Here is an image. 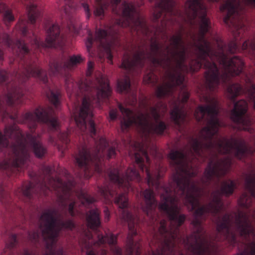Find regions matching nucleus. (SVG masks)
<instances>
[{
    "label": "nucleus",
    "mask_w": 255,
    "mask_h": 255,
    "mask_svg": "<svg viewBox=\"0 0 255 255\" xmlns=\"http://www.w3.org/2000/svg\"><path fill=\"white\" fill-rule=\"evenodd\" d=\"M96 5L94 14L95 16L102 17L104 14V10L111 3L117 4L119 3L121 0H95Z\"/></svg>",
    "instance_id": "obj_20"
},
{
    "label": "nucleus",
    "mask_w": 255,
    "mask_h": 255,
    "mask_svg": "<svg viewBox=\"0 0 255 255\" xmlns=\"http://www.w3.org/2000/svg\"><path fill=\"white\" fill-rule=\"evenodd\" d=\"M110 117L111 120H114L117 117V112L114 110H112L110 112Z\"/></svg>",
    "instance_id": "obj_55"
},
{
    "label": "nucleus",
    "mask_w": 255,
    "mask_h": 255,
    "mask_svg": "<svg viewBox=\"0 0 255 255\" xmlns=\"http://www.w3.org/2000/svg\"><path fill=\"white\" fill-rule=\"evenodd\" d=\"M56 212L51 209L44 210L39 220V228L45 245L43 255H64L63 249H56L55 244L60 231L72 229L74 224L71 220L65 222L57 220Z\"/></svg>",
    "instance_id": "obj_4"
},
{
    "label": "nucleus",
    "mask_w": 255,
    "mask_h": 255,
    "mask_svg": "<svg viewBox=\"0 0 255 255\" xmlns=\"http://www.w3.org/2000/svg\"><path fill=\"white\" fill-rule=\"evenodd\" d=\"M117 242V236L113 235H106L103 237L102 235H98V241L94 243V246H99L107 243L110 246H114Z\"/></svg>",
    "instance_id": "obj_26"
},
{
    "label": "nucleus",
    "mask_w": 255,
    "mask_h": 255,
    "mask_svg": "<svg viewBox=\"0 0 255 255\" xmlns=\"http://www.w3.org/2000/svg\"><path fill=\"white\" fill-rule=\"evenodd\" d=\"M0 115H1L3 117L6 116V112L4 111L1 106V104L0 103Z\"/></svg>",
    "instance_id": "obj_58"
},
{
    "label": "nucleus",
    "mask_w": 255,
    "mask_h": 255,
    "mask_svg": "<svg viewBox=\"0 0 255 255\" xmlns=\"http://www.w3.org/2000/svg\"><path fill=\"white\" fill-rule=\"evenodd\" d=\"M106 254V251L105 250H103L101 251V253L100 255H104ZM86 255H100L94 249H92L90 251H88L86 252Z\"/></svg>",
    "instance_id": "obj_45"
},
{
    "label": "nucleus",
    "mask_w": 255,
    "mask_h": 255,
    "mask_svg": "<svg viewBox=\"0 0 255 255\" xmlns=\"http://www.w3.org/2000/svg\"><path fill=\"white\" fill-rule=\"evenodd\" d=\"M4 44L8 46H10V40L8 36L6 34H2L0 35V59H3V48L2 45ZM5 72L0 71V83L3 82L5 79Z\"/></svg>",
    "instance_id": "obj_22"
},
{
    "label": "nucleus",
    "mask_w": 255,
    "mask_h": 255,
    "mask_svg": "<svg viewBox=\"0 0 255 255\" xmlns=\"http://www.w3.org/2000/svg\"><path fill=\"white\" fill-rule=\"evenodd\" d=\"M115 203L120 208L123 209L127 207L128 205V198L125 193H122L115 199Z\"/></svg>",
    "instance_id": "obj_31"
},
{
    "label": "nucleus",
    "mask_w": 255,
    "mask_h": 255,
    "mask_svg": "<svg viewBox=\"0 0 255 255\" xmlns=\"http://www.w3.org/2000/svg\"><path fill=\"white\" fill-rule=\"evenodd\" d=\"M122 218L128 223L129 230V233L128 235L127 241L128 252L127 255H133L135 251L136 252L135 255H139V254L137 252L139 245L136 243H134L132 239V236L135 235L136 234V231L134 230V226L137 223L138 220L137 218L124 210H123L122 212Z\"/></svg>",
    "instance_id": "obj_11"
},
{
    "label": "nucleus",
    "mask_w": 255,
    "mask_h": 255,
    "mask_svg": "<svg viewBox=\"0 0 255 255\" xmlns=\"http://www.w3.org/2000/svg\"><path fill=\"white\" fill-rule=\"evenodd\" d=\"M23 94L20 88H14L7 95V102L8 104H18L20 103L18 100L22 97Z\"/></svg>",
    "instance_id": "obj_23"
},
{
    "label": "nucleus",
    "mask_w": 255,
    "mask_h": 255,
    "mask_svg": "<svg viewBox=\"0 0 255 255\" xmlns=\"http://www.w3.org/2000/svg\"><path fill=\"white\" fill-rule=\"evenodd\" d=\"M99 192L102 196L107 200L113 197L116 194L115 192L110 189L109 187H102L99 188Z\"/></svg>",
    "instance_id": "obj_32"
},
{
    "label": "nucleus",
    "mask_w": 255,
    "mask_h": 255,
    "mask_svg": "<svg viewBox=\"0 0 255 255\" xmlns=\"http://www.w3.org/2000/svg\"><path fill=\"white\" fill-rule=\"evenodd\" d=\"M38 238L39 234L37 232L33 231L29 232L28 234V240L32 242H36Z\"/></svg>",
    "instance_id": "obj_43"
},
{
    "label": "nucleus",
    "mask_w": 255,
    "mask_h": 255,
    "mask_svg": "<svg viewBox=\"0 0 255 255\" xmlns=\"http://www.w3.org/2000/svg\"><path fill=\"white\" fill-rule=\"evenodd\" d=\"M245 190L249 193L244 192L238 200L240 206L249 208L252 203V198H255V173L252 172L247 175L245 179Z\"/></svg>",
    "instance_id": "obj_13"
},
{
    "label": "nucleus",
    "mask_w": 255,
    "mask_h": 255,
    "mask_svg": "<svg viewBox=\"0 0 255 255\" xmlns=\"http://www.w3.org/2000/svg\"><path fill=\"white\" fill-rule=\"evenodd\" d=\"M143 196L145 205L142 207V211L147 214V216L151 218L157 206V202L154 198L153 192L149 189H146L144 191Z\"/></svg>",
    "instance_id": "obj_17"
},
{
    "label": "nucleus",
    "mask_w": 255,
    "mask_h": 255,
    "mask_svg": "<svg viewBox=\"0 0 255 255\" xmlns=\"http://www.w3.org/2000/svg\"><path fill=\"white\" fill-rule=\"evenodd\" d=\"M25 22L24 20L19 21L18 23L16 25L17 28L21 31L22 34L23 35H25L27 32V29L24 26Z\"/></svg>",
    "instance_id": "obj_42"
},
{
    "label": "nucleus",
    "mask_w": 255,
    "mask_h": 255,
    "mask_svg": "<svg viewBox=\"0 0 255 255\" xmlns=\"http://www.w3.org/2000/svg\"><path fill=\"white\" fill-rule=\"evenodd\" d=\"M8 137L14 142L10 146L13 155L0 161V169L24 167L29 158L30 145L36 157H41L46 153V148L35 136L27 134L24 138L19 128L15 125L6 127L3 134L0 131V152L7 147Z\"/></svg>",
    "instance_id": "obj_1"
},
{
    "label": "nucleus",
    "mask_w": 255,
    "mask_h": 255,
    "mask_svg": "<svg viewBox=\"0 0 255 255\" xmlns=\"http://www.w3.org/2000/svg\"><path fill=\"white\" fill-rule=\"evenodd\" d=\"M247 110V102L245 100L239 101L234 104V108L231 111V119L238 125V129L250 131L251 129V120L245 115Z\"/></svg>",
    "instance_id": "obj_10"
},
{
    "label": "nucleus",
    "mask_w": 255,
    "mask_h": 255,
    "mask_svg": "<svg viewBox=\"0 0 255 255\" xmlns=\"http://www.w3.org/2000/svg\"><path fill=\"white\" fill-rule=\"evenodd\" d=\"M69 29L70 31H73L75 33H78L80 30V27H77L75 24L71 23L69 25Z\"/></svg>",
    "instance_id": "obj_49"
},
{
    "label": "nucleus",
    "mask_w": 255,
    "mask_h": 255,
    "mask_svg": "<svg viewBox=\"0 0 255 255\" xmlns=\"http://www.w3.org/2000/svg\"><path fill=\"white\" fill-rule=\"evenodd\" d=\"M130 87L129 78L126 76L123 79L119 80L117 83V91L122 92L127 91Z\"/></svg>",
    "instance_id": "obj_29"
},
{
    "label": "nucleus",
    "mask_w": 255,
    "mask_h": 255,
    "mask_svg": "<svg viewBox=\"0 0 255 255\" xmlns=\"http://www.w3.org/2000/svg\"><path fill=\"white\" fill-rule=\"evenodd\" d=\"M109 177L113 182L117 183L119 186L126 187L128 189L130 186L129 180L136 179L139 181L141 180L138 173L134 168L127 169L125 175L122 177H121V173L118 169H114L110 172Z\"/></svg>",
    "instance_id": "obj_14"
},
{
    "label": "nucleus",
    "mask_w": 255,
    "mask_h": 255,
    "mask_svg": "<svg viewBox=\"0 0 255 255\" xmlns=\"http://www.w3.org/2000/svg\"><path fill=\"white\" fill-rule=\"evenodd\" d=\"M60 28L58 24H53L47 29L45 46H55L60 44L62 37L60 34Z\"/></svg>",
    "instance_id": "obj_18"
},
{
    "label": "nucleus",
    "mask_w": 255,
    "mask_h": 255,
    "mask_svg": "<svg viewBox=\"0 0 255 255\" xmlns=\"http://www.w3.org/2000/svg\"><path fill=\"white\" fill-rule=\"evenodd\" d=\"M252 217L253 219H255V210L254 211V213L252 215Z\"/></svg>",
    "instance_id": "obj_62"
},
{
    "label": "nucleus",
    "mask_w": 255,
    "mask_h": 255,
    "mask_svg": "<svg viewBox=\"0 0 255 255\" xmlns=\"http://www.w3.org/2000/svg\"><path fill=\"white\" fill-rule=\"evenodd\" d=\"M43 71L39 69L35 64H28L25 68L24 71L23 72L22 75L20 76V79L24 78V80L20 79L21 82L27 79L29 77H38L44 83L47 81V77L43 73Z\"/></svg>",
    "instance_id": "obj_19"
},
{
    "label": "nucleus",
    "mask_w": 255,
    "mask_h": 255,
    "mask_svg": "<svg viewBox=\"0 0 255 255\" xmlns=\"http://www.w3.org/2000/svg\"><path fill=\"white\" fill-rule=\"evenodd\" d=\"M62 68L61 66L57 62H54L49 65V73L50 74H55Z\"/></svg>",
    "instance_id": "obj_37"
},
{
    "label": "nucleus",
    "mask_w": 255,
    "mask_h": 255,
    "mask_svg": "<svg viewBox=\"0 0 255 255\" xmlns=\"http://www.w3.org/2000/svg\"><path fill=\"white\" fill-rule=\"evenodd\" d=\"M5 5L2 3H0V13L5 10Z\"/></svg>",
    "instance_id": "obj_59"
},
{
    "label": "nucleus",
    "mask_w": 255,
    "mask_h": 255,
    "mask_svg": "<svg viewBox=\"0 0 255 255\" xmlns=\"http://www.w3.org/2000/svg\"><path fill=\"white\" fill-rule=\"evenodd\" d=\"M87 221L88 227L91 229L95 230L99 227L101 223L98 211H90L87 214Z\"/></svg>",
    "instance_id": "obj_21"
},
{
    "label": "nucleus",
    "mask_w": 255,
    "mask_h": 255,
    "mask_svg": "<svg viewBox=\"0 0 255 255\" xmlns=\"http://www.w3.org/2000/svg\"><path fill=\"white\" fill-rule=\"evenodd\" d=\"M123 5V19L117 20L116 24L110 26L107 30L99 29L97 31L94 40L92 38L91 32L88 29L87 30L88 37L85 41V45L88 50L91 48L94 41L98 43L99 50L105 53L107 58L111 60L112 55L111 50L113 48L114 45H118V43L116 35L118 30L117 26H129L144 34H148L149 28L134 5L127 2H125Z\"/></svg>",
    "instance_id": "obj_2"
},
{
    "label": "nucleus",
    "mask_w": 255,
    "mask_h": 255,
    "mask_svg": "<svg viewBox=\"0 0 255 255\" xmlns=\"http://www.w3.org/2000/svg\"><path fill=\"white\" fill-rule=\"evenodd\" d=\"M32 44H34L35 45V47L37 48L43 45V44L41 43L37 38H34L33 41L32 42Z\"/></svg>",
    "instance_id": "obj_54"
},
{
    "label": "nucleus",
    "mask_w": 255,
    "mask_h": 255,
    "mask_svg": "<svg viewBox=\"0 0 255 255\" xmlns=\"http://www.w3.org/2000/svg\"><path fill=\"white\" fill-rule=\"evenodd\" d=\"M131 146L134 151L132 153L130 151L129 153V155H134L135 161L138 164L142 171H143L145 168L147 182L148 185L154 186L156 189H158L159 187V182L158 180L161 176L160 170L158 169L154 173H151L148 168L146 167H144L142 163L144 158L146 159L147 162L149 160L147 154V151L145 149L144 145L142 143L134 142L131 144Z\"/></svg>",
    "instance_id": "obj_5"
},
{
    "label": "nucleus",
    "mask_w": 255,
    "mask_h": 255,
    "mask_svg": "<svg viewBox=\"0 0 255 255\" xmlns=\"http://www.w3.org/2000/svg\"><path fill=\"white\" fill-rule=\"evenodd\" d=\"M94 66L93 62L89 61L88 63V70L87 71V75H90L91 74V71Z\"/></svg>",
    "instance_id": "obj_53"
},
{
    "label": "nucleus",
    "mask_w": 255,
    "mask_h": 255,
    "mask_svg": "<svg viewBox=\"0 0 255 255\" xmlns=\"http://www.w3.org/2000/svg\"><path fill=\"white\" fill-rule=\"evenodd\" d=\"M23 255H35V254L32 252H29L28 250H25L24 251Z\"/></svg>",
    "instance_id": "obj_60"
},
{
    "label": "nucleus",
    "mask_w": 255,
    "mask_h": 255,
    "mask_svg": "<svg viewBox=\"0 0 255 255\" xmlns=\"http://www.w3.org/2000/svg\"><path fill=\"white\" fill-rule=\"evenodd\" d=\"M92 103L93 102L90 98L85 97L83 100L82 107L78 115L76 114L77 109L75 108L73 110L75 123L77 127L83 132H84L86 129V118L93 116L91 107Z\"/></svg>",
    "instance_id": "obj_15"
},
{
    "label": "nucleus",
    "mask_w": 255,
    "mask_h": 255,
    "mask_svg": "<svg viewBox=\"0 0 255 255\" xmlns=\"http://www.w3.org/2000/svg\"><path fill=\"white\" fill-rule=\"evenodd\" d=\"M58 95V92L55 93L50 90L46 93L47 98L55 107H57L59 104Z\"/></svg>",
    "instance_id": "obj_33"
},
{
    "label": "nucleus",
    "mask_w": 255,
    "mask_h": 255,
    "mask_svg": "<svg viewBox=\"0 0 255 255\" xmlns=\"http://www.w3.org/2000/svg\"><path fill=\"white\" fill-rule=\"evenodd\" d=\"M76 196L77 199L81 202V204L84 205L87 203L90 204L95 201V200L93 197L89 196L83 191H80V192L77 193Z\"/></svg>",
    "instance_id": "obj_30"
},
{
    "label": "nucleus",
    "mask_w": 255,
    "mask_h": 255,
    "mask_svg": "<svg viewBox=\"0 0 255 255\" xmlns=\"http://www.w3.org/2000/svg\"><path fill=\"white\" fill-rule=\"evenodd\" d=\"M84 235L85 236V239L82 241V246H84L85 248L88 247L89 246L90 243H92V241H91L92 236L91 233L89 231H85L84 233Z\"/></svg>",
    "instance_id": "obj_38"
},
{
    "label": "nucleus",
    "mask_w": 255,
    "mask_h": 255,
    "mask_svg": "<svg viewBox=\"0 0 255 255\" xmlns=\"http://www.w3.org/2000/svg\"><path fill=\"white\" fill-rule=\"evenodd\" d=\"M67 90L68 93L69 94L71 91V85H69L67 86Z\"/></svg>",
    "instance_id": "obj_61"
},
{
    "label": "nucleus",
    "mask_w": 255,
    "mask_h": 255,
    "mask_svg": "<svg viewBox=\"0 0 255 255\" xmlns=\"http://www.w3.org/2000/svg\"><path fill=\"white\" fill-rule=\"evenodd\" d=\"M104 213H105V220L106 221H109V218H110V213L107 209H105Z\"/></svg>",
    "instance_id": "obj_57"
},
{
    "label": "nucleus",
    "mask_w": 255,
    "mask_h": 255,
    "mask_svg": "<svg viewBox=\"0 0 255 255\" xmlns=\"http://www.w3.org/2000/svg\"><path fill=\"white\" fill-rule=\"evenodd\" d=\"M189 96L188 92L182 89L179 93L177 102L174 104L173 109L171 111V118L177 124L179 125L183 122L186 116L183 104L187 101Z\"/></svg>",
    "instance_id": "obj_16"
},
{
    "label": "nucleus",
    "mask_w": 255,
    "mask_h": 255,
    "mask_svg": "<svg viewBox=\"0 0 255 255\" xmlns=\"http://www.w3.org/2000/svg\"><path fill=\"white\" fill-rule=\"evenodd\" d=\"M92 88H94L96 92V103L108 97L111 92L108 79L103 75H100L97 77L93 83L86 84V90H91Z\"/></svg>",
    "instance_id": "obj_12"
},
{
    "label": "nucleus",
    "mask_w": 255,
    "mask_h": 255,
    "mask_svg": "<svg viewBox=\"0 0 255 255\" xmlns=\"http://www.w3.org/2000/svg\"><path fill=\"white\" fill-rule=\"evenodd\" d=\"M166 20H167L166 18H164V20H162V25L163 26V25H164V21H166Z\"/></svg>",
    "instance_id": "obj_63"
},
{
    "label": "nucleus",
    "mask_w": 255,
    "mask_h": 255,
    "mask_svg": "<svg viewBox=\"0 0 255 255\" xmlns=\"http://www.w3.org/2000/svg\"><path fill=\"white\" fill-rule=\"evenodd\" d=\"M50 112L41 108L36 109L33 113H26L23 117V122L26 124L30 128H34L37 122L46 124L51 129H56L59 126L57 119H49Z\"/></svg>",
    "instance_id": "obj_9"
},
{
    "label": "nucleus",
    "mask_w": 255,
    "mask_h": 255,
    "mask_svg": "<svg viewBox=\"0 0 255 255\" xmlns=\"http://www.w3.org/2000/svg\"><path fill=\"white\" fill-rule=\"evenodd\" d=\"M67 133H64V136H63V137H62V136H61V137H60V138H63V139L64 140V139L65 137H66V136H67Z\"/></svg>",
    "instance_id": "obj_64"
},
{
    "label": "nucleus",
    "mask_w": 255,
    "mask_h": 255,
    "mask_svg": "<svg viewBox=\"0 0 255 255\" xmlns=\"http://www.w3.org/2000/svg\"><path fill=\"white\" fill-rule=\"evenodd\" d=\"M242 88L238 84L230 85L227 90V96L231 100H234L235 98L241 93Z\"/></svg>",
    "instance_id": "obj_28"
},
{
    "label": "nucleus",
    "mask_w": 255,
    "mask_h": 255,
    "mask_svg": "<svg viewBox=\"0 0 255 255\" xmlns=\"http://www.w3.org/2000/svg\"><path fill=\"white\" fill-rule=\"evenodd\" d=\"M231 164V158L229 156L223 159H216L211 161L206 168L202 181L204 183L218 179L219 177L224 175L229 170Z\"/></svg>",
    "instance_id": "obj_8"
},
{
    "label": "nucleus",
    "mask_w": 255,
    "mask_h": 255,
    "mask_svg": "<svg viewBox=\"0 0 255 255\" xmlns=\"http://www.w3.org/2000/svg\"><path fill=\"white\" fill-rule=\"evenodd\" d=\"M236 255H255V243L253 242L247 245L244 252Z\"/></svg>",
    "instance_id": "obj_34"
},
{
    "label": "nucleus",
    "mask_w": 255,
    "mask_h": 255,
    "mask_svg": "<svg viewBox=\"0 0 255 255\" xmlns=\"http://www.w3.org/2000/svg\"><path fill=\"white\" fill-rule=\"evenodd\" d=\"M90 124V132L91 135H95L96 133V129L95 126L94 122L92 120H90L89 122Z\"/></svg>",
    "instance_id": "obj_47"
},
{
    "label": "nucleus",
    "mask_w": 255,
    "mask_h": 255,
    "mask_svg": "<svg viewBox=\"0 0 255 255\" xmlns=\"http://www.w3.org/2000/svg\"><path fill=\"white\" fill-rule=\"evenodd\" d=\"M5 22H9L14 20V16L9 10H5L3 17Z\"/></svg>",
    "instance_id": "obj_40"
},
{
    "label": "nucleus",
    "mask_w": 255,
    "mask_h": 255,
    "mask_svg": "<svg viewBox=\"0 0 255 255\" xmlns=\"http://www.w3.org/2000/svg\"><path fill=\"white\" fill-rule=\"evenodd\" d=\"M96 151L94 152L92 157L90 155V150L86 148H83L76 156L75 160L78 166L80 167L86 168V166L90 163H94L95 165V170L98 172L102 171L101 166L97 162L94 161L97 160L100 161V158L103 155V152L105 148L107 146L108 143L105 137H102L100 138L98 143H97Z\"/></svg>",
    "instance_id": "obj_6"
},
{
    "label": "nucleus",
    "mask_w": 255,
    "mask_h": 255,
    "mask_svg": "<svg viewBox=\"0 0 255 255\" xmlns=\"http://www.w3.org/2000/svg\"><path fill=\"white\" fill-rule=\"evenodd\" d=\"M244 1L247 4L255 6V0H244Z\"/></svg>",
    "instance_id": "obj_56"
},
{
    "label": "nucleus",
    "mask_w": 255,
    "mask_h": 255,
    "mask_svg": "<svg viewBox=\"0 0 255 255\" xmlns=\"http://www.w3.org/2000/svg\"><path fill=\"white\" fill-rule=\"evenodd\" d=\"M26 11L29 20L31 23H34L40 15V11L39 8L33 3H30L26 7Z\"/></svg>",
    "instance_id": "obj_24"
},
{
    "label": "nucleus",
    "mask_w": 255,
    "mask_h": 255,
    "mask_svg": "<svg viewBox=\"0 0 255 255\" xmlns=\"http://www.w3.org/2000/svg\"><path fill=\"white\" fill-rule=\"evenodd\" d=\"M151 154L153 156H156V154L157 153V147L155 145L152 144L150 149H148Z\"/></svg>",
    "instance_id": "obj_51"
},
{
    "label": "nucleus",
    "mask_w": 255,
    "mask_h": 255,
    "mask_svg": "<svg viewBox=\"0 0 255 255\" xmlns=\"http://www.w3.org/2000/svg\"><path fill=\"white\" fill-rule=\"evenodd\" d=\"M75 205V201L72 202L69 205L68 211H69V214L71 216H74L75 215V213L74 212V211L73 210Z\"/></svg>",
    "instance_id": "obj_48"
},
{
    "label": "nucleus",
    "mask_w": 255,
    "mask_h": 255,
    "mask_svg": "<svg viewBox=\"0 0 255 255\" xmlns=\"http://www.w3.org/2000/svg\"><path fill=\"white\" fill-rule=\"evenodd\" d=\"M74 183L70 179L67 183H63L59 178L55 179L50 178L48 181V185H40V190L43 194L46 195L50 191L49 186L57 191L59 196V201L62 205H65L63 202L66 200L72 201L73 200V193L70 191Z\"/></svg>",
    "instance_id": "obj_7"
},
{
    "label": "nucleus",
    "mask_w": 255,
    "mask_h": 255,
    "mask_svg": "<svg viewBox=\"0 0 255 255\" xmlns=\"http://www.w3.org/2000/svg\"><path fill=\"white\" fill-rule=\"evenodd\" d=\"M82 7L85 12L86 18L89 19L91 16V13L89 8V6L87 3H83L82 4Z\"/></svg>",
    "instance_id": "obj_44"
},
{
    "label": "nucleus",
    "mask_w": 255,
    "mask_h": 255,
    "mask_svg": "<svg viewBox=\"0 0 255 255\" xmlns=\"http://www.w3.org/2000/svg\"><path fill=\"white\" fill-rule=\"evenodd\" d=\"M122 113L123 119L121 122V129L125 131L132 124H134L139 132L146 136L149 133L162 134L167 126L162 121H159V113L166 110V105L160 102L155 107L150 108V114L154 120L153 124L150 123L151 116L147 113H142L133 112L122 105L119 106Z\"/></svg>",
    "instance_id": "obj_3"
},
{
    "label": "nucleus",
    "mask_w": 255,
    "mask_h": 255,
    "mask_svg": "<svg viewBox=\"0 0 255 255\" xmlns=\"http://www.w3.org/2000/svg\"><path fill=\"white\" fill-rule=\"evenodd\" d=\"M249 97L254 101V107L255 108V85H252L248 90Z\"/></svg>",
    "instance_id": "obj_41"
},
{
    "label": "nucleus",
    "mask_w": 255,
    "mask_h": 255,
    "mask_svg": "<svg viewBox=\"0 0 255 255\" xmlns=\"http://www.w3.org/2000/svg\"><path fill=\"white\" fill-rule=\"evenodd\" d=\"M84 60V58L80 55H73L64 62L63 68L71 69L82 63Z\"/></svg>",
    "instance_id": "obj_25"
},
{
    "label": "nucleus",
    "mask_w": 255,
    "mask_h": 255,
    "mask_svg": "<svg viewBox=\"0 0 255 255\" xmlns=\"http://www.w3.org/2000/svg\"><path fill=\"white\" fill-rule=\"evenodd\" d=\"M17 243L16 240V236L15 235H12L11 236L10 238V243L9 244V247L12 248L15 246Z\"/></svg>",
    "instance_id": "obj_46"
},
{
    "label": "nucleus",
    "mask_w": 255,
    "mask_h": 255,
    "mask_svg": "<svg viewBox=\"0 0 255 255\" xmlns=\"http://www.w3.org/2000/svg\"><path fill=\"white\" fill-rule=\"evenodd\" d=\"M157 80L156 76L152 72H150L148 74L146 75L143 78V81L145 83H151L154 84Z\"/></svg>",
    "instance_id": "obj_35"
},
{
    "label": "nucleus",
    "mask_w": 255,
    "mask_h": 255,
    "mask_svg": "<svg viewBox=\"0 0 255 255\" xmlns=\"http://www.w3.org/2000/svg\"><path fill=\"white\" fill-rule=\"evenodd\" d=\"M236 187V183L234 181L227 180L224 181L221 185V193L226 196H229L233 193Z\"/></svg>",
    "instance_id": "obj_27"
},
{
    "label": "nucleus",
    "mask_w": 255,
    "mask_h": 255,
    "mask_svg": "<svg viewBox=\"0 0 255 255\" xmlns=\"http://www.w3.org/2000/svg\"><path fill=\"white\" fill-rule=\"evenodd\" d=\"M114 255H121V250L117 247H114L112 249Z\"/></svg>",
    "instance_id": "obj_52"
},
{
    "label": "nucleus",
    "mask_w": 255,
    "mask_h": 255,
    "mask_svg": "<svg viewBox=\"0 0 255 255\" xmlns=\"http://www.w3.org/2000/svg\"><path fill=\"white\" fill-rule=\"evenodd\" d=\"M18 50L22 54H25L28 52V49L25 46L24 42L21 40H18L16 43Z\"/></svg>",
    "instance_id": "obj_39"
},
{
    "label": "nucleus",
    "mask_w": 255,
    "mask_h": 255,
    "mask_svg": "<svg viewBox=\"0 0 255 255\" xmlns=\"http://www.w3.org/2000/svg\"><path fill=\"white\" fill-rule=\"evenodd\" d=\"M21 191L24 195L30 196L34 191L33 185L30 183H27L22 186Z\"/></svg>",
    "instance_id": "obj_36"
},
{
    "label": "nucleus",
    "mask_w": 255,
    "mask_h": 255,
    "mask_svg": "<svg viewBox=\"0 0 255 255\" xmlns=\"http://www.w3.org/2000/svg\"><path fill=\"white\" fill-rule=\"evenodd\" d=\"M115 155H116L115 149L113 147L110 148L108 150V155H107L108 158H113L115 156Z\"/></svg>",
    "instance_id": "obj_50"
}]
</instances>
